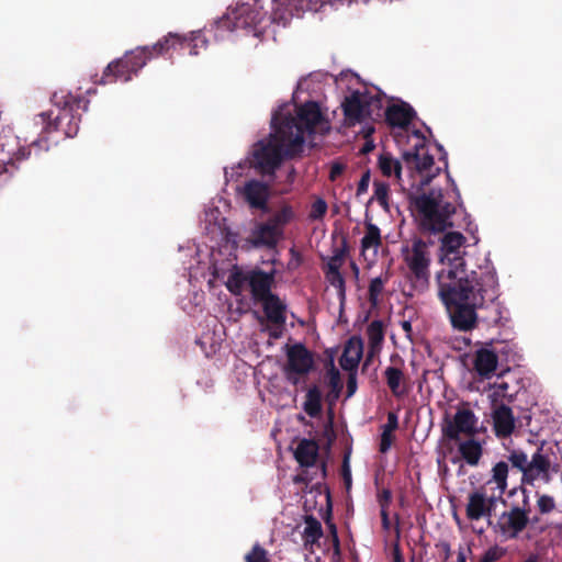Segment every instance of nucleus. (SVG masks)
<instances>
[{
    "label": "nucleus",
    "mask_w": 562,
    "mask_h": 562,
    "mask_svg": "<svg viewBox=\"0 0 562 562\" xmlns=\"http://www.w3.org/2000/svg\"><path fill=\"white\" fill-rule=\"evenodd\" d=\"M404 259L413 277L414 288H424L429 279L430 259L424 251L425 248H402Z\"/></svg>",
    "instance_id": "16"
},
{
    "label": "nucleus",
    "mask_w": 562,
    "mask_h": 562,
    "mask_svg": "<svg viewBox=\"0 0 562 562\" xmlns=\"http://www.w3.org/2000/svg\"><path fill=\"white\" fill-rule=\"evenodd\" d=\"M447 259V280L438 274V296L446 308L452 328L460 333L479 325L477 311L495 304L499 284L495 272L487 269V256L479 248H440Z\"/></svg>",
    "instance_id": "1"
},
{
    "label": "nucleus",
    "mask_w": 562,
    "mask_h": 562,
    "mask_svg": "<svg viewBox=\"0 0 562 562\" xmlns=\"http://www.w3.org/2000/svg\"><path fill=\"white\" fill-rule=\"evenodd\" d=\"M326 525L329 529L328 540H330L333 550H334V557L337 558L340 555V541L338 537V531L336 525L330 520V513L328 514L327 518L325 519Z\"/></svg>",
    "instance_id": "44"
},
{
    "label": "nucleus",
    "mask_w": 562,
    "mask_h": 562,
    "mask_svg": "<svg viewBox=\"0 0 562 562\" xmlns=\"http://www.w3.org/2000/svg\"><path fill=\"white\" fill-rule=\"evenodd\" d=\"M502 557V552L497 547L490 548L485 553L482 555L480 562H495Z\"/></svg>",
    "instance_id": "53"
},
{
    "label": "nucleus",
    "mask_w": 562,
    "mask_h": 562,
    "mask_svg": "<svg viewBox=\"0 0 562 562\" xmlns=\"http://www.w3.org/2000/svg\"><path fill=\"white\" fill-rule=\"evenodd\" d=\"M415 116V110L406 102L391 104L385 110V121L392 127L406 128Z\"/></svg>",
    "instance_id": "23"
},
{
    "label": "nucleus",
    "mask_w": 562,
    "mask_h": 562,
    "mask_svg": "<svg viewBox=\"0 0 562 562\" xmlns=\"http://www.w3.org/2000/svg\"><path fill=\"white\" fill-rule=\"evenodd\" d=\"M314 366L313 353L301 342L286 346L284 375L289 383L297 385L300 378L310 373Z\"/></svg>",
    "instance_id": "15"
},
{
    "label": "nucleus",
    "mask_w": 562,
    "mask_h": 562,
    "mask_svg": "<svg viewBox=\"0 0 562 562\" xmlns=\"http://www.w3.org/2000/svg\"><path fill=\"white\" fill-rule=\"evenodd\" d=\"M324 274L326 281L337 290L339 297L344 300L346 295V283L340 271H324Z\"/></svg>",
    "instance_id": "41"
},
{
    "label": "nucleus",
    "mask_w": 562,
    "mask_h": 562,
    "mask_svg": "<svg viewBox=\"0 0 562 562\" xmlns=\"http://www.w3.org/2000/svg\"><path fill=\"white\" fill-rule=\"evenodd\" d=\"M393 440H394L393 432H387V431L382 430L381 438H380V446H379L380 452L386 453L391 449Z\"/></svg>",
    "instance_id": "49"
},
{
    "label": "nucleus",
    "mask_w": 562,
    "mask_h": 562,
    "mask_svg": "<svg viewBox=\"0 0 562 562\" xmlns=\"http://www.w3.org/2000/svg\"><path fill=\"white\" fill-rule=\"evenodd\" d=\"M345 170V167L344 165L341 164H334L330 168V171H329V179L331 181H335L339 176L342 175Z\"/></svg>",
    "instance_id": "56"
},
{
    "label": "nucleus",
    "mask_w": 562,
    "mask_h": 562,
    "mask_svg": "<svg viewBox=\"0 0 562 562\" xmlns=\"http://www.w3.org/2000/svg\"><path fill=\"white\" fill-rule=\"evenodd\" d=\"M241 195L251 209L265 211L270 198V187L260 180L251 179L244 184Z\"/></svg>",
    "instance_id": "18"
},
{
    "label": "nucleus",
    "mask_w": 562,
    "mask_h": 562,
    "mask_svg": "<svg viewBox=\"0 0 562 562\" xmlns=\"http://www.w3.org/2000/svg\"><path fill=\"white\" fill-rule=\"evenodd\" d=\"M493 429L497 438H508L515 430V417L507 404L492 406Z\"/></svg>",
    "instance_id": "21"
},
{
    "label": "nucleus",
    "mask_w": 562,
    "mask_h": 562,
    "mask_svg": "<svg viewBox=\"0 0 562 562\" xmlns=\"http://www.w3.org/2000/svg\"><path fill=\"white\" fill-rule=\"evenodd\" d=\"M517 494H520L521 499L513 502L509 509L503 512L494 525L495 532L506 540L517 539L530 524V491L526 486L519 485L508 492L509 497Z\"/></svg>",
    "instance_id": "8"
},
{
    "label": "nucleus",
    "mask_w": 562,
    "mask_h": 562,
    "mask_svg": "<svg viewBox=\"0 0 562 562\" xmlns=\"http://www.w3.org/2000/svg\"><path fill=\"white\" fill-rule=\"evenodd\" d=\"M257 303H261L262 311L269 323L278 327L284 326L286 322V304L277 294L272 293Z\"/></svg>",
    "instance_id": "22"
},
{
    "label": "nucleus",
    "mask_w": 562,
    "mask_h": 562,
    "mask_svg": "<svg viewBox=\"0 0 562 562\" xmlns=\"http://www.w3.org/2000/svg\"><path fill=\"white\" fill-rule=\"evenodd\" d=\"M305 528L303 531L304 544H314L323 537V527L318 519L313 515L305 516Z\"/></svg>",
    "instance_id": "34"
},
{
    "label": "nucleus",
    "mask_w": 562,
    "mask_h": 562,
    "mask_svg": "<svg viewBox=\"0 0 562 562\" xmlns=\"http://www.w3.org/2000/svg\"><path fill=\"white\" fill-rule=\"evenodd\" d=\"M363 353L362 340L358 337H351L345 345L344 351L339 358L340 367L348 372L357 370Z\"/></svg>",
    "instance_id": "24"
},
{
    "label": "nucleus",
    "mask_w": 562,
    "mask_h": 562,
    "mask_svg": "<svg viewBox=\"0 0 562 562\" xmlns=\"http://www.w3.org/2000/svg\"><path fill=\"white\" fill-rule=\"evenodd\" d=\"M367 336L371 348L379 347L384 339L383 323L381 321H372L367 328Z\"/></svg>",
    "instance_id": "36"
},
{
    "label": "nucleus",
    "mask_w": 562,
    "mask_h": 562,
    "mask_svg": "<svg viewBox=\"0 0 562 562\" xmlns=\"http://www.w3.org/2000/svg\"><path fill=\"white\" fill-rule=\"evenodd\" d=\"M146 64L144 53L136 47L127 52L122 58L110 63L102 74L100 83H113L117 80L127 82L132 79L133 75H137Z\"/></svg>",
    "instance_id": "13"
},
{
    "label": "nucleus",
    "mask_w": 562,
    "mask_h": 562,
    "mask_svg": "<svg viewBox=\"0 0 562 562\" xmlns=\"http://www.w3.org/2000/svg\"><path fill=\"white\" fill-rule=\"evenodd\" d=\"M362 247L368 246H382L380 229L376 225L368 223L366 225V233L361 239Z\"/></svg>",
    "instance_id": "38"
},
{
    "label": "nucleus",
    "mask_w": 562,
    "mask_h": 562,
    "mask_svg": "<svg viewBox=\"0 0 562 562\" xmlns=\"http://www.w3.org/2000/svg\"><path fill=\"white\" fill-rule=\"evenodd\" d=\"M414 136L417 138L413 150L403 153V159L407 166L414 170L416 176L419 177V182L416 184L417 190L428 186L434 178H436L441 167L435 166V160L431 155L428 154L426 148V139L420 131H415Z\"/></svg>",
    "instance_id": "10"
},
{
    "label": "nucleus",
    "mask_w": 562,
    "mask_h": 562,
    "mask_svg": "<svg viewBox=\"0 0 562 562\" xmlns=\"http://www.w3.org/2000/svg\"><path fill=\"white\" fill-rule=\"evenodd\" d=\"M379 168L383 176L391 177L394 176L398 183L402 181V165L401 162L393 158L391 154L383 153L379 157Z\"/></svg>",
    "instance_id": "35"
},
{
    "label": "nucleus",
    "mask_w": 562,
    "mask_h": 562,
    "mask_svg": "<svg viewBox=\"0 0 562 562\" xmlns=\"http://www.w3.org/2000/svg\"><path fill=\"white\" fill-rule=\"evenodd\" d=\"M398 428V417L395 412L387 413L386 424L382 426L383 431L393 432Z\"/></svg>",
    "instance_id": "52"
},
{
    "label": "nucleus",
    "mask_w": 562,
    "mask_h": 562,
    "mask_svg": "<svg viewBox=\"0 0 562 562\" xmlns=\"http://www.w3.org/2000/svg\"><path fill=\"white\" fill-rule=\"evenodd\" d=\"M269 222L274 224L280 231L283 232L284 226L289 223L286 221L285 205H282L272 216L268 218Z\"/></svg>",
    "instance_id": "48"
},
{
    "label": "nucleus",
    "mask_w": 562,
    "mask_h": 562,
    "mask_svg": "<svg viewBox=\"0 0 562 562\" xmlns=\"http://www.w3.org/2000/svg\"><path fill=\"white\" fill-rule=\"evenodd\" d=\"M246 562H270L268 551L260 544L256 543L251 550L245 555Z\"/></svg>",
    "instance_id": "45"
},
{
    "label": "nucleus",
    "mask_w": 562,
    "mask_h": 562,
    "mask_svg": "<svg viewBox=\"0 0 562 562\" xmlns=\"http://www.w3.org/2000/svg\"><path fill=\"white\" fill-rule=\"evenodd\" d=\"M539 514L547 515L555 509V501L548 494L536 493Z\"/></svg>",
    "instance_id": "42"
},
{
    "label": "nucleus",
    "mask_w": 562,
    "mask_h": 562,
    "mask_svg": "<svg viewBox=\"0 0 562 562\" xmlns=\"http://www.w3.org/2000/svg\"><path fill=\"white\" fill-rule=\"evenodd\" d=\"M477 422L472 409L465 406L459 407L451 419L445 418L441 426L442 435L454 442L460 441L461 435L473 438L480 432Z\"/></svg>",
    "instance_id": "14"
},
{
    "label": "nucleus",
    "mask_w": 562,
    "mask_h": 562,
    "mask_svg": "<svg viewBox=\"0 0 562 562\" xmlns=\"http://www.w3.org/2000/svg\"><path fill=\"white\" fill-rule=\"evenodd\" d=\"M411 205L420 218L422 226L431 233H443L452 226L450 221L456 206L443 201L441 190H431L428 193L411 194Z\"/></svg>",
    "instance_id": "4"
},
{
    "label": "nucleus",
    "mask_w": 562,
    "mask_h": 562,
    "mask_svg": "<svg viewBox=\"0 0 562 562\" xmlns=\"http://www.w3.org/2000/svg\"><path fill=\"white\" fill-rule=\"evenodd\" d=\"M49 148V143L47 137L40 136L36 139L32 140L30 145L22 146L14 154L16 160L29 159L32 155L35 157L41 156L42 153H46Z\"/></svg>",
    "instance_id": "31"
},
{
    "label": "nucleus",
    "mask_w": 562,
    "mask_h": 562,
    "mask_svg": "<svg viewBox=\"0 0 562 562\" xmlns=\"http://www.w3.org/2000/svg\"><path fill=\"white\" fill-rule=\"evenodd\" d=\"M380 516H381V522H382L383 530L389 531L391 529L389 510H380Z\"/></svg>",
    "instance_id": "57"
},
{
    "label": "nucleus",
    "mask_w": 562,
    "mask_h": 562,
    "mask_svg": "<svg viewBox=\"0 0 562 562\" xmlns=\"http://www.w3.org/2000/svg\"><path fill=\"white\" fill-rule=\"evenodd\" d=\"M436 146H437L438 150L442 154L441 157L439 158V160H441L443 162L445 168H447V166H448L447 153L445 151L442 145L436 144Z\"/></svg>",
    "instance_id": "61"
},
{
    "label": "nucleus",
    "mask_w": 562,
    "mask_h": 562,
    "mask_svg": "<svg viewBox=\"0 0 562 562\" xmlns=\"http://www.w3.org/2000/svg\"><path fill=\"white\" fill-rule=\"evenodd\" d=\"M492 323L495 325V326H499V325H504L502 323V311H501V305L499 303L496 304V316L492 319Z\"/></svg>",
    "instance_id": "60"
},
{
    "label": "nucleus",
    "mask_w": 562,
    "mask_h": 562,
    "mask_svg": "<svg viewBox=\"0 0 562 562\" xmlns=\"http://www.w3.org/2000/svg\"><path fill=\"white\" fill-rule=\"evenodd\" d=\"M274 133L270 135L267 142L260 140L254 149V159L256 165L263 173H273L283 159H292L301 155L300 149L301 136L290 138L282 128L277 125V116L272 117Z\"/></svg>",
    "instance_id": "3"
},
{
    "label": "nucleus",
    "mask_w": 562,
    "mask_h": 562,
    "mask_svg": "<svg viewBox=\"0 0 562 562\" xmlns=\"http://www.w3.org/2000/svg\"><path fill=\"white\" fill-rule=\"evenodd\" d=\"M509 468L505 461L497 462L492 469V479L487 481L486 485L494 482L496 484L497 494L492 493L487 495L484 487L476 490L469 494L465 514L469 520L476 521L483 517L488 518V525H492V514L495 510L497 501L503 499V494L507 488V477Z\"/></svg>",
    "instance_id": "6"
},
{
    "label": "nucleus",
    "mask_w": 562,
    "mask_h": 562,
    "mask_svg": "<svg viewBox=\"0 0 562 562\" xmlns=\"http://www.w3.org/2000/svg\"><path fill=\"white\" fill-rule=\"evenodd\" d=\"M458 562H467L465 555L462 551L458 553Z\"/></svg>",
    "instance_id": "64"
},
{
    "label": "nucleus",
    "mask_w": 562,
    "mask_h": 562,
    "mask_svg": "<svg viewBox=\"0 0 562 562\" xmlns=\"http://www.w3.org/2000/svg\"><path fill=\"white\" fill-rule=\"evenodd\" d=\"M395 520H396L395 532H396V537L398 538L401 530H400V516L397 514L395 515Z\"/></svg>",
    "instance_id": "63"
},
{
    "label": "nucleus",
    "mask_w": 562,
    "mask_h": 562,
    "mask_svg": "<svg viewBox=\"0 0 562 562\" xmlns=\"http://www.w3.org/2000/svg\"><path fill=\"white\" fill-rule=\"evenodd\" d=\"M391 501L392 492L389 488H383L381 493L378 494V503L380 505L381 510H389Z\"/></svg>",
    "instance_id": "50"
},
{
    "label": "nucleus",
    "mask_w": 562,
    "mask_h": 562,
    "mask_svg": "<svg viewBox=\"0 0 562 562\" xmlns=\"http://www.w3.org/2000/svg\"><path fill=\"white\" fill-rule=\"evenodd\" d=\"M374 199L379 204L387 210L389 207V184L380 181H374Z\"/></svg>",
    "instance_id": "43"
},
{
    "label": "nucleus",
    "mask_w": 562,
    "mask_h": 562,
    "mask_svg": "<svg viewBox=\"0 0 562 562\" xmlns=\"http://www.w3.org/2000/svg\"><path fill=\"white\" fill-rule=\"evenodd\" d=\"M384 378L395 397H402L407 394V387L404 385L405 375L402 369L390 366L384 370Z\"/></svg>",
    "instance_id": "28"
},
{
    "label": "nucleus",
    "mask_w": 562,
    "mask_h": 562,
    "mask_svg": "<svg viewBox=\"0 0 562 562\" xmlns=\"http://www.w3.org/2000/svg\"><path fill=\"white\" fill-rule=\"evenodd\" d=\"M322 400L323 395L319 387L317 385L311 386L305 395L304 412L312 418L318 417L323 411Z\"/></svg>",
    "instance_id": "29"
},
{
    "label": "nucleus",
    "mask_w": 562,
    "mask_h": 562,
    "mask_svg": "<svg viewBox=\"0 0 562 562\" xmlns=\"http://www.w3.org/2000/svg\"><path fill=\"white\" fill-rule=\"evenodd\" d=\"M507 464L517 469L521 473L520 485H533L535 481L541 480L549 483L551 476V458L548 451L543 449V445L529 456L521 449H512L507 456Z\"/></svg>",
    "instance_id": "9"
},
{
    "label": "nucleus",
    "mask_w": 562,
    "mask_h": 562,
    "mask_svg": "<svg viewBox=\"0 0 562 562\" xmlns=\"http://www.w3.org/2000/svg\"><path fill=\"white\" fill-rule=\"evenodd\" d=\"M369 183H370V171L367 170L366 172L362 173V176L358 182L357 195H361V194L366 193L368 191Z\"/></svg>",
    "instance_id": "54"
},
{
    "label": "nucleus",
    "mask_w": 562,
    "mask_h": 562,
    "mask_svg": "<svg viewBox=\"0 0 562 562\" xmlns=\"http://www.w3.org/2000/svg\"><path fill=\"white\" fill-rule=\"evenodd\" d=\"M401 327L402 329L404 330L406 337L412 340V335H413V327H412V323L409 321H402L401 322Z\"/></svg>",
    "instance_id": "59"
},
{
    "label": "nucleus",
    "mask_w": 562,
    "mask_h": 562,
    "mask_svg": "<svg viewBox=\"0 0 562 562\" xmlns=\"http://www.w3.org/2000/svg\"><path fill=\"white\" fill-rule=\"evenodd\" d=\"M186 41L184 48H189L190 55H198L199 48H205L207 45V40L203 35L202 32H192L190 37L182 36Z\"/></svg>",
    "instance_id": "37"
},
{
    "label": "nucleus",
    "mask_w": 562,
    "mask_h": 562,
    "mask_svg": "<svg viewBox=\"0 0 562 562\" xmlns=\"http://www.w3.org/2000/svg\"><path fill=\"white\" fill-rule=\"evenodd\" d=\"M205 232L212 240L225 241L236 246L235 235L229 231L226 218L222 216L218 209H212L205 213Z\"/></svg>",
    "instance_id": "17"
},
{
    "label": "nucleus",
    "mask_w": 562,
    "mask_h": 562,
    "mask_svg": "<svg viewBox=\"0 0 562 562\" xmlns=\"http://www.w3.org/2000/svg\"><path fill=\"white\" fill-rule=\"evenodd\" d=\"M279 125L282 128V134L286 133L290 138L301 136L300 149L302 151L305 136L312 138L317 134L325 135L330 130L329 122L315 101H307L300 105L295 116H285Z\"/></svg>",
    "instance_id": "5"
},
{
    "label": "nucleus",
    "mask_w": 562,
    "mask_h": 562,
    "mask_svg": "<svg viewBox=\"0 0 562 562\" xmlns=\"http://www.w3.org/2000/svg\"><path fill=\"white\" fill-rule=\"evenodd\" d=\"M274 281V270L269 272L260 268L244 270L239 266L233 265L225 286L235 296L241 295L246 289H249L251 299L258 302L272 294Z\"/></svg>",
    "instance_id": "7"
},
{
    "label": "nucleus",
    "mask_w": 562,
    "mask_h": 562,
    "mask_svg": "<svg viewBox=\"0 0 562 562\" xmlns=\"http://www.w3.org/2000/svg\"><path fill=\"white\" fill-rule=\"evenodd\" d=\"M186 41L178 33H168L166 36L160 38L157 43L153 45L138 46L139 50L144 53L146 63L151 60L153 58H157L159 56H165L171 50H176L178 48H184Z\"/></svg>",
    "instance_id": "19"
},
{
    "label": "nucleus",
    "mask_w": 562,
    "mask_h": 562,
    "mask_svg": "<svg viewBox=\"0 0 562 562\" xmlns=\"http://www.w3.org/2000/svg\"><path fill=\"white\" fill-rule=\"evenodd\" d=\"M265 13L255 9L248 3L238 4L232 9L225 16L221 18L216 24L217 29L227 31L245 30L248 33L258 35V26L262 22Z\"/></svg>",
    "instance_id": "12"
},
{
    "label": "nucleus",
    "mask_w": 562,
    "mask_h": 562,
    "mask_svg": "<svg viewBox=\"0 0 562 562\" xmlns=\"http://www.w3.org/2000/svg\"><path fill=\"white\" fill-rule=\"evenodd\" d=\"M393 562H404V558L400 548L398 542H396L393 547Z\"/></svg>",
    "instance_id": "58"
},
{
    "label": "nucleus",
    "mask_w": 562,
    "mask_h": 562,
    "mask_svg": "<svg viewBox=\"0 0 562 562\" xmlns=\"http://www.w3.org/2000/svg\"><path fill=\"white\" fill-rule=\"evenodd\" d=\"M440 239V246H463L465 243V237L460 232H448Z\"/></svg>",
    "instance_id": "46"
},
{
    "label": "nucleus",
    "mask_w": 562,
    "mask_h": 562,
    "mask_svg": "<svg viewBox=\"0 0 562 562\" xmlns=\"http://www.w3.org/2000/svg\"><path fill=\"white\" fill-rule=\"evenodd\" d=\"M357 390L356 371L350 372L347 381V396H351Z\"/></svg>",
    "instance_id": "55"
},
{
    "label": "nucleus",
    "mask_w": 562,
    "mask_h": 562,
    "mask_svg": "<svg viewBox=\"0 0 562 562\" xmlns=\"http://www.w3.org/2000/svg\"><path fill=\"white\" fill-rule=\"evenodd\" d=\"M345 121L348 125L362 123L374 115H380L382 98L369 92L352 91L341 103Z\"/></svg>",
    "instance_id": "11"
},
{
    "label": "nucleus",
    "mask_w": 562,
    "mask_h": 562,
    "mask_svg": "<svg viewBox=\"0 0 562 562\" xmlns=\"http://www.w3.org/2000/svg\"><path fill=\"white\" fill-rule=\"evenodd\" d=\"M349 249L350 248H336V252L328 259L324 271H340L346 258L349 256Z\"/></svg>",
    "instance_id": "39"
},
{
    "label": "nucleus",
    "mask_w": 562,
    "mask_h": 562,
    "mask_svg": "<svg viewBox=\"0 0 562 562\" xmlns=\"http://www.w3.org/2000/svg\"><path fill=\"white\" fill-rule=\"evenodd\" d=\"M459 452L461 454V457L464 459V461L469 464V465H477L481 457H482V453H483V448L481 446V443L473 438H469L468 440L465 441H462L460 442L459 445Z\"/></svg>",
    "instance_id": "30"
},
{
    "label": "nucleus",
    "mask_w": 562,
    "mask_h": 562,
    "mask_svg": "<svg viewBox=\"0 0 562 562\" xmlns=\"http://www.w3.org/2000/svg\"><path fill=\"white\" fill-rule=\"evenodd\" d=\"M282 236L283 232L267 221L258 227L252 246H277Z\"/></svg>",
    "instance_id": "27"
},
{
    "label": "nucleus",
    "mask_w": 562,
    "mask_h": 562,
    "mask_svg": "<svg viewBox=\"0 0 562 562\" xmlns=\"http://www.w3.org/2000/svg\"><path fill=\"white\" fill-rule=\"evenodd\" d=\"M308 11L307 0H272L271 20L285 25L294 15Z\"/></svg>",
    "instance_id": "20"
},
{
    "label": "nucleus",
    "mask_w": 562,
    "mask_h": 562,
    "mask_svg": "<svg viewBox=\"0 0 562 562\" xmlns=\"http://www.w3.org/2000/svg\"><path fill=\"white\" fill-rule=\"evenodd\" d=\"M286 210V221L290 223L295 217V213L292 209V206L284 204Z\"/></svg>",
    "instance_id": "62"
},
{
    "label": "nucleus",
    "mask_w": 562,
    "mask_h": 562,
    "mask_svg": "<svg viewBox=\"0 0 562 562\" xmlns=\"http://www.w3.org/2000/svg\"><path fill=\"white\" fill-rule=\"evenodd\" d=\"M492 392L490 393L488 397L491 400V406H497L501 404H507L512 403L514 401V395L518 393L516 391L515 393L509 392V384L507 382H499L494 383L491 386Z\"/></svg>",
    "instance_id": "33"
},
{
    "label": "nucleus",
    "mask_w": 562,
    "mask_h": 562,
    "mask_svg": "<svg viewBox=\"0 0 562 562\" xmlns=\"http://www.w3.org/2000/svg\"><path fill=\"white\" fill-rule=\"evenodd\" d=\"M319 447L314 439H302L294 451V458L297 463L303 468H311L315 465L318 458Z\"/></svg>",
    "instance_id": "26"
},
{
    "label": "nucleus",
    "mask_w": 562,
    "mask_h": 562,
    "mask_svg": "<svg viewBox=\"0 0 562 562\" xmlns=\"http://www.w3.org/2000/svg\"><path fill=\"white\" fill-rule=\"evenodd\" d=\"M326 383L329 386V392L326 395V400L331 404L335 403L340 394L342 389V383L340 379V373L335 367L333 361H329L327 371H326Z\"/></svg>",
    "instance_id": "32"
},
{
    "label": "nucleus",
    "mask_w": 562,
    "mask_h": 562,
    "mask_svg": "<svg viewBox=\"0 0 562 562\" xmlns=\"http://www.w3.org/2000/svg\"><path fill=\"white\" fill-rule=\"evenodd\" d=\"M341 475L346 487L349 488L351 485V470L349 464V453L345 454L342 465H341Z\"/></svg>",
    "instance_id": "51"
},
{
    "label": "nucleus",
    "mask_w": 562,
    "mask_h": 562,
    "mask_svg": "<svg viewBox=\"0 0 562 562\" xmlns=\"http://www.w3.org/2000/svg\"><path fill=\"white\" fill-rule=\"evenodd\" d=\"M53 103L58 108L59 112L53 117V111L40 114L41 123L44 125L45 133L52 131H64L67 137H74L79 131V122L81 112L88 110L89 101L79 94L59 91L52 97Z\"/></svg>",
    "instance_id": "2"
},
{
    "label": "nucleus",
    "mask_w": 562,
    "mask_h": 562,
    "mask_svg": "<svg viewBox=\"0 0 562 562\" xmlns=\"http://www.w3.org/2000/svg\"><path fill=\"white\" fill-rule=\"evenodd\" d=\"M327 212V203L324 199L318 198L312 203L308 217L312 220H321Z\"/></svg>",
    "instance_id": "47"
},
{
    "label": "nucleus",
    "mask_w": 562,
    "mask_h": 562,
    "mask_svg": "<svg viewBox=\"0 0 562 562\" xmlns=\"http://www.w3.org/2000/svg\"><path fill=\"white\" fill-rule=\"evenodd\" d=\"M385 282L386 279H382L381 277L373 278L370 281L368 290V300L372 306H376L379 304V297L383 292Z\"/></svg>",
    "instance_id": "40"
},
{
    "label": "nucleus",
    "mask_w": 562,
    "mask_h": 562,
    "mask_svg": "<svg viewBox=\"0 0 562 562\" xmlns=\"http://www.w3.org/2000/svg\"><path fill=\"white\" fill-rule=\"evenodd\" d=\"M497 363L498 357L493 350L481 348L474 355V370L481 378H491L497 368Z\"/></svg>",
    "instance_id": "25"
}]
</instances>
